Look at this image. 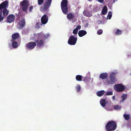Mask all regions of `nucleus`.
Wrapping results in <instances>:
<instances>
[{"label":"nucleus","instance_id":"1","mask_svg":"<svg viewBox=\"0 0 131 131\" xmlns=\"http://www.w3.org/2000/svg\"><path fill=\"white\" fill-rule=\"evenodd\" d=\"M117 126L116 123L114 121H112L107 123L106 125L105 128L107 131H112L115 130Z\"/></svg>","mask_w":131,"mask_h":131},{"label":"nucleus","instance_id":"2","mask_svg":"<svg viewBox=\"0 0 131 131\" xmlns=\"http://www.w3.org/2000/svg\"><path fill=\"white\" fill-rule=\"evenodd\" d=\"M68 2L67 0H63L61 3L62 11L64 14H66L68 12Z\"/></svg>","mask_w":131,"mask_h":131},{"label":"nucleus","instance_id":"3","mask_svg":"<svg viewBox=\"0 0 131 131\" xmlns=\"http://www.w3.org/2000/svg\"><path fill=\"white\" fill-rule=\"evenodd\" d=\"M29 2L28 0H23L20 4V7L22 10L25 12H27L29 6Z\"/></svg>","mask_w":131,"mask_h":131},{"label":"nucleus","instance_id":"4","mask_svg":"<svg viewBox=\"0 0 131 131\" xmlns=\"http://www.w3.org/2000/svg\"><path fill=\"white\" fill-rule=\"evenodd\" d=\"M52 0H46L43 4V7H41L40 9L41 11L43 12L47 11L51 5Z\"/></svg>","mask_w":131,"mask_h":131},{"label":"nucleus","instance_id":"5","mask_svg":"<svg viewBox=\"0 0 131 131\" xmlns=\"http://www.w3.org/2000/svg\"><path fill=\"white\" fill-rule=\"evenodd\" d=\"M115 76V73H111L109 77L106 80L107 82L109 84H114L116 81Z\"/></svg>","mask_w":131,"mask_h":131},{"label":"nucleus","instance_id":"6","mask_svg":"<svg viewBox=\"0 0 131 131\" xmlns=\"http://www.w3.org/2000/svg\"><path fill=\"white\" fill-rule=\"evenodd\" d=\"M125 87L122 84H115L114 86V90L117 92H121L125 89Z\"/></svg>","mask_w":131,"mask_h":131},{"label":"nucleus","instance_id":"7","mask_svg":"<svg viewBox=\"0 0 131 131\" xmlns=\"http://www.w3.org/2000/svg\"><path fill=\"white\" fill-rule=\"evenodd\" d=\"M77 40V37H74L73 36L71 35L69 38L68 43L70 45H74L76 43Z\"/></svg>","mask_w":131,"mask_h":131},{"label":"nucleus","instance_id":"8","mask_svg":"<svg viewBox=\"0 0 131 131\" xmlns=\"http://www.w3.org/2000/svg\"><path fill=\"white\" fill-rule=\"evenodd\" d=\"M36 45V42H30L26 45V47L29 49H34Z\"/></svg>","mask_w":131,"mask_h":131},{"label":"nucleus","instance_id":"9","mask_svg":"<svg viewBox=\"0 0 131 131\" xmlns=\"http://www.w3.org/2000/svg\"><path fill=\"white\" fill-rule=\"evenodd\" d=\"M45 39H41L40 40H35V42L36 43L37 46L38 47H40L42 46L45 42Z\"/></svg>","mask_w":131,"mask_h":131},{"label":"nucleus","instance_id":"10","mask_svg":"<svg viewBox=\"0 0 131 131\" xmlns=\"http://www.w3.org/2000/svg\"><path fill=\"white\" fill-rule=\"evenodd\" d=\"M48 16L46 14L42 16L41 18V22L42 24H45L48 22Z\"/></svg>","mask_w":131,"mask_h":131},{"label":"nucleus","instance_id":"11","mask_svg":"<svg viewBox=\"0 0 131 131\" xmlns=\"http://www.w3.org/2000/svg\"><path fill=\"white\" fill-rule=\"evenodd\" d=\"M25 19L24 17L21 18L19 22V28L20 29H22L25 26Z\"/></svg>","mask_w":131,"mask_h":131},{"label":"nucleus","instance_id":"12","mask_svg":"<svg viewBox=\"0 0 131 131\" xmlns=\"http://www.w3.org/2000/svg\"><path fill=\"white\" fill-rule=\"evenodd\" d=\"M7 19L8 22L10 23H12L14 20L15 16L13 14L9 15L7 17Z\"/></svg>","mask_w":131,"mask_h":131},{"label":"nucleus","instance_id":"13","mask_svg":"<svg viewBox=\"0 0 131 131\" xmlns=\"http://www.w3.org/2000/svg\"><path fill=\"white\" fill-rule=\"evenodd\" d=\"M19 36V35L18 33H16L13 34L12 36V39L11 40V41L13 42V40H15L18 39Z\"/></svg>","mask_w":131,"mask_h":131},{"label":"nucleus","instance_id":"14","mask_svg":"<svg viewBox=\"0 0 131 131\" xmlns=\"http://www.w3.org/2000/svg\"><path fill=\"white\" fill-rule=\"evenodd\" d=\"M86 34V31L85 30H80L78 32V35L80 37H82L85 36Z\"/></svg>","mask_w":131,"mask_h":131},{"label":"nucleus","instance_id":"15","mask_svg":"<svg viewBox=\"0 0 131 131\" xmlns=\"http://www.w3.org/2000/svg\"><path fill=\"white\" fill-rule=\"evenodd\" d=\"M74 17L75 16L72 13H70L67 15V18L69 20H73Z\"/></svg>","mask_w":131,"mask_h":131},{"label":"nucleus","instance_id":"16","mask_svg":"<svg viewBox=\"0 0 131 131\" xmlns=\"http://www.w3.org/2000/svg\"><path fill=\"white\" fill-rule=\"evenodd\" d=\"M121 97L122 98V99L120 101V103L123 102L126 99L127 97V94H126L123 93L122 95L121 96Z\"/></svg>","mask_w":131,"mask_h":131},{"label":"nucleus","instance_id":"17","mask_svg":"<svg viewBox=\"0 0 131 131\" xmlns=\"http://www.w3.org/2000/svg\"><path fill=\"white\" fill-rule=\"evenodd\" d=\"M107 77V74L106 73H101L100 75V78L103 79H106Z\"/></svg>","mask_w":131,"mask_h":131},{"label":"nucleus","instance_id":"18","mask_svg":"<svg viewBox=\"0 0 131 131\" xmlns=\"http://www.w3.org/2000/svg\"><path fill=\"white\" fill-rule=\"evenodd\" d=\"M106 99V98L104 99H101L100 101V104L103 107H104L105 106Z\"/></svg>","mask_w":131,"mask_h":131},{"label":"nucleus","instance_id":"19","mask_svg":"<svg viewBox=\"0 0 131 131\" xmlns=\"http://www.w3.org/2000/svg\"><path fill=\"white\" fill-rule=\"evenodd\" d=\"M44 36V34L43 33L41 32L39 33L37 35V38L39 39H44L43 38Z\"/></svg>","mask_w":131,"mask_h":131},{"label":"nucleus","instance_id":"20","mask_svg":"<svg viewBox=\"0 0 131 131\" xmlns=\"http://www.w3.org/2000/svg\"><path fill=\"white\" fill-rule=\"evenodd\" d=\"M107 12V7L105 5L102 11V14L104 15H105Z\"/></svg>","mask_w":131,"mask_h":131},{"label":"nucleus","instance_id":"21","mask_svg":"<svg viewBox=\"0 0 131 131\" xmlns=\"http://www.w3.org/2000/svg\"><path fill=\"white\" fill-rule=\"evenodd\" d=\"M105 93L104 90H101L97 91L96 93L97 95L99 97H101L103 96Z\"/></svg>","mask_w":131,"mask_h":131},{"label":"nucleus","instance_id":"22","mask_svg":"<svg viewBox=\"0 0 131 131\" xmlns=\"http://www.w3.org/2000/svg\"><path fill=\"white\" fill-rule=\"evenodd\" d=\"M84 15L87 17H91L92 16V14L89 11H85L83 13Z\"/></svg>","mask_w":131,"mask_h":131},{"label":"nucleus","instance_id":"23","mask_svg":"<svg viewBox=\"0 0 131 131\" xmlns=\"http://www.w3.org/2000/svg\"><path fill=\"white\" fill-rule=\"evenodd\" d=\"M12 47L14 48H16L18 46V44L17 42L16 41H14L12 43Z\"/></svg>","mask_w":131,"mask_h":131},{"label":"nucleus","instance_id":"24","mask_svg":"<svg viewBox=\"0 0 131 131\" xmlns=\"http://www.w3.org/2000/svg\"><path fill=\"white\" fill-rule=\"evenodd\" d=\"M82 77L83 76L81 75H78L76 76L75 79L77 81H82Z\"/></svg>","mask_w":131,"mask_h":131},{"label":"nucleus","instance_id":"25","mask_svg":"<svg viewBox=\"0 0 131 131\" xmlns=\"http://www.w3.org/2000/svg\"><path fill=\"white\" fill-rule=\"evenodd\" d=\"M1 5L0 6V22H1L4 19V18L5 17V16H4L2 15V12L1 10Z\"/></svg>","mask_w":131,"mask_h":131},{"label":"nucleus","instance_id":"26","mask_svg":"<svg viewBox=\"0 0 131 131\" xmlns=\"http://www.w3.org/2000/svg\"><path fill=\"white\" fill-rule=\"evenodd\" d=\"M122 32V31L121 30L119 29H117V31L115 32V34L117 35H121Z\"/></svg>","mask_w":131,"mask_h":131},{"label":"nucleus","instance_id":"27","mask_svg":"<svg viewBox=\"0 0 131 131\" xmlns=\"http://www.w3.org/2000/svg\"><path fill=\"white\" fill-rule=\"evenodd\" d=\"M121 108V106L118 105H116L114 106V108L115 110H118Z\"/></svg>","mask_w":131,"mask_h":131},{"label":"nucleus","instance_id":"28","mask_svg":"<svg viewBox=\"0 0 131 131\" xmlns=\"http://www.w3.org/2000/svg\"><path fill=\"white\" fill-rule=\"evenodd\" d=\"M124 117L126 120H128L130 119V115L129 114H124Z\"/></svg>","mask_w":131,"mask_h":131},{"label":"nucleus","instance_id":"29","mask_svg":"<svg viewBox=\"0 0 131 131\" xmlns=\"http://www.w3.org/2000/svg\"><path fill=\"white\" fill-rule=\"evenodd\" d=\"M76 89L77 92H79L81 90V87L79 85H77L76 87Z\"/></svg>","mask_w":131,"mask_h":131},{"label":"nucleus","instance_id":"30","mask_svg":"<svg viewBox=\"0 0 131 131\" xmlns=\"http://www.w3.org/2000/svg\"><path fill=\"white\" fill-rule=\"evenodd\" d=\"M44 1V0H38V4L39 5H40L42 4L43 3V2Z\"/></svg>","mask_w":131,"mask_h":131},{"label":"nucleus","instance_id":"31","mask_svg":"<svg viewBox=\"0 0 131 131\" xmlns=\"http://www.w3.org/2000/svg\"><path fill=\"white\" fill-rule=\"evenodd\" d=\"M112 16V12L110 11L108 13V15L107 17H108V19H110Z\"/></svg>","mask_w":131,"mask_h":131},{"label":"nucleus","instance_id":"32","mask_svg":"<svg viewBox=\"0 0 131 131\" xmlns=\"http://www.w3.org/2000/svg\"><path fill=\"white\" fill-rule=\"evenodd\" d=\"M42 25H41L40 23H37L36 27L37 29H39L40 27V26Z\"/></svg>","mask_w":131,"mask_h":131},{"label":"nucleus","instance_id":"33","mask_svg":"<svg viewBox=\"0 0 131 131\" xmlns=\"http://www.w3.org/2000/svg\"><path fill=\"white\" fill-rule=\"evenodd\" d=\"M103 32V31L101 29L99 30L97 32V34L98 35H101Z\"/></svg>","mask_w":131,"mask_h":131},{"label":"nucleus","instance_id":"34","mask_svg":"<svg viewBox=\"0 0 131 131\" xmlns=\"http://www.w3.org/2000/svg\"><path fill=\"white\" fill-rule=\"evenodd\" d=\"M78 30L75 28L73 31V33L74 35H76L78 33Z\"/></svg>","mask_w":131,"mask_h":131},{"label":"nucleus","instance_id":"35","mask_svg":"<svg viewBox=\"0 0 131 131\" xmlns=\"http://www.w3.org/2000/svg\"><path fill=\"white\" fill-rule=\"evenodd\" d=\"M49 34L47 33L45 35L44 34V37L45 39H47L48 38V37H49Z\"/></svg>","mask_w":131,"mask_h":131},{"label":"nucleus","instance_id":"36","mask_svg":"<svg viewBox=\"0 0 131 131\" xmlns=\"http://www.w3.org/2000/svg\"><path fill=\"white\" fill-rule=\"evenodd\" d=\"M113 94V92H107L106 93V95H112Z\"/></svg>","mask_w":131,"mask_h":131},{"label":"nucleus","instance_id":"37","mask_svg":"<svg viewBox=\"0 0 131 131\" xmlns=\"http://www.w3.org/2000/svg\"><path fill=\"white\" fill-rule=\"evenodd\" d=\"M81 28V26L80 25H78L75 28L78 31Z\"/></svg>","mask_w":131,"mask_h":131},{"label":"nucleus","instance_id":"38","mask_svg":"<svg viewBox=\"0 0 131 131\" xmlns=\"http://www.w3.org/2000/svg\"><path fill=\"white\" fill-rule=\"evenodd\" d=\"M33 8V7L32 6H30L29 8V12H31Z\"/></svg>","mask_w":131,"mask_h":131},{"label":"nucleus","instance_id":"39","mask_svg":"<svg viewBox=\"0 0 131 131\" xmlns=\"http://www.w3.org/2000/svg\"><path fill=\"white\" fill-rule=\"evenodd\" d=\"M98 2L101 3H103L104 2V0H97Z\"/></svg>","mask_w":131,"mask_h":131},{"label":"nucleus","instance_id":"40","mask_svg":"<svg viewBox=\"0 0 131 131\" xmlns=\"http://www.w3.org/2000/svg\"><path fill=\"white\" fill-rule=\"evenodd\" d=\"M88 80V78L86 77H85L83 81L85 82H86Z\"/></svg>","mask_w":131,"mask_h":131},{"label":"nucleus","instance_id":"41","mask_svg":"<svg viewBox=\"0 0 131 131\" xmlns=\"http://www.w3.org/2000/svg\"><path fill=\"white\" fill-rule=\"evenodd\" d=\"M112 98L113 100H115V96H112Z\"/></svg>","mask_w":131,"mask_h":131},{"label":"nucleus","instance_id":"42","mask_svg":"<svg viewBox=\"0 0 131 131\" xmlns=\"http://www.w3.org/2000/svg\"><path fill=\"white\" fill-rule=\"evenodd\" d=\"M99 22H100V23L101 24L102 23V21H101V20H99Z\"/></svg>","mask_w":131,"mask_h":131},{"label":"nucleus","instance_id":"43","mask_svg":"<svg viewBox=\"0 0 131 131\" xmlns=\"http://www.w3.org/2000/svg\"><path fill=\"white\" fill-rule=\"evenodd\" d=\"M87 0L89 1V2H91L92 1V0Z\"/></svg>","mask_w":131,"mask_h":131},{"label":"nucleus","instance_id":"44","mask_svg":"<svg viewBox=\"0 0 131 131\" xmlns=\"http://www.w3.org/2000/svg\"><path fill=\"white\" fill-rule=\"evenodd\" d=\"M87 24L88 25V24H86V25Z\"/></svg>","mask_w":131,"mask_h":131}]
</instances>
